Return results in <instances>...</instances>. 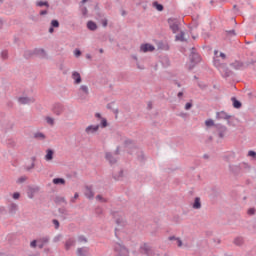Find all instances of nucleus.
Returning a JSON list of instances; mask_svg holds the SVG:
<instances>
[{
  "instance_id": "9d476101",
  "label": "nucleus",
  "mask_w": 256,
  "mask_h": 256,
  "mask_svg": "<svg viewBox=\"0 0 256 256\" xmlns=\"http://www.w3.org/2000/svg\"><path fill=\"white\" fill-rule=\"evenodd\" d=\"M243 169V167H241L240 165H229V171L230 173L234 174L235 177L241 175V170Z\"/></svg>"
},
{
  "instance_id": "c85d7f7f",
  "label": "nucleus",
  "mask_w": 256,
  "mask_h": 256,
  "mask_svg": "<svg viewBox=\"0 0 256 256\" xmlns=\"http://www.w3.org/2000/svg\"><path fill=\"white\" fill-rule=\"evenodd\" d=\"M52 183L54 185H65V183H67V181L65 180V178L57 177L52 180Z\"/></svg>"
},
{
  "instance_id": "ddd939ff",
  "label": "nucleus",
  "mask_w": 256,
  "mask_h": 256,
  "mask_svg": "<svg viewBox=\"0 0 256 256\" xmlns=\"http://www.w3.org/2000/svg\"><path fill=\"white\" fill-rule=\"evenodd\" d=\"M216 119H218V120L224 119L227 121L229 119H233V116L227 114V112H225V111H221V112L216 113Z\"/></svg>"
},
{
  "instance_id": "a878e982",
  "label": "nucleus",
  "mask_w": 256,
  "mask_h": 256,
  "mask_svg": "<svg viewBox=\"0 0 256 256\" xmlns=\"http://www.w3.org/2000/svg\"><path fill=\"white\" fill-rule=\"evenodd\" d=\"M94 10L96 11V16L98 19H103V17H105V13L101 12V8H99V3H96Z\"/></svg>"
},
{
  "instance_id": "603ef678",
  "label": "nucleus",
  "mask_w": 256,
  "mask_h": 256,
  "mask_svg": "<svg viewBox=\"0 0 256 256\" xmlns=\"http://www.w3.org/2000/svg\"><path fill=\"white\" fill-rule=\"evenodd\" d=\"M96 199L100 201L101 203H107V199H105L101 194H98L96 196Z\"/></svg>"
},
{
  "instance_id": "72a5a7b5",
  "label": "nucleus",
  "mask_w": 256,
  "mask_h": 256,
  "mask_svg": "<svg viewBox=\"0 0 256 256\" xmlns=\"http://www.w3.org/2000/svg\"><path fill=\"white\" fill-rule=\"evenodd\" d=\"M99 127H101V129H106V127H109V122L107 121V118H102V120H100V124Z\"/></svg>"
},
{
  "instance_id": "5fc2aeb1",
  "label": "nucleus",
  "mask_w": 256,
  "mask_h": 256,
  "mask_svg": "<svg viewBox=\"0 0 256 256\" xmlns=\"http://www.w3.org/2000/svg\"><path fill=\"white\" fill-rule=\"evenodd\" d=\"M159 49H163L164 51H169V45H164L163 42H160Z\"/></svg>"
},
{
  "instance_id": "79ce46f5",
  "label": "nucleus",
  "mask_w": 256,
  "mask_h": 256,
  "mask_svg": "<svg viewBox=\"0 0 256 256\" xmlns=\"http://www.w3.org/2000/svg\"><path fill=\"white\" fill-rule=\"evenodd\" d=\"M234 244L237 246H241L243 244V237H236L234 239Z\"/></svg>"
},
{
  "instance_id": "6e6d98bb",
  "label": "nucleus",
  "mask_w": 256,
  "mask_h": 256,
  "mask_svg": "<svg viewBox=\"0 0 256 256\" xmlns=\"http://www.w3.org/2000/svg\"><path fill=\"white\" fill-rule=\"evenodd\" d=\"M62 238H63V235L58 234L53 238V243H59V241H61Z\"/></svg>"
},
{
  "instance_id": "680f3d73",
  "label": "nucleus",
  "mask_w": 256,
  "mask_h": 256,
  "mask_svg": "<svg viewBox=\"0 0 256 256\" xmlns=\"http://www.w3.org/2000/svg\"><path fill=\"white\" fill-rule=\"evenodd\" d=\"M39 241L38 240H32L31 242H30V247L32 248V249H35L36 247H37V243H38Z\"/></svg>"
},
{
  "instance_id": "4d7b16f0",
  "label": "nucleus",
  "mask_w": 256,
  "mask_h": 256,
  "mask_svg": "<svg viewBox=\"0 0 256 256\" xmlns=\"http://www.w3.org/2000/svg\"><path fill=\"white\" fill-rule=\"evenodd\" d=\"M74 55H75V57H81V55H83V52H81V50L79 49V48H76L75 50H74Z\"/></svg>"
},
{
  "instance_id": "bb28decb",
  "label": "nucleus",
  "mask_w": 256,
  "mask_h": 256,
  "mask_svg": "<svg viewBox=\"0 0 256 256\" xmlns=\"http://www.w3.org/2000/svg\"><path fill=\"white\" fill-rule=\"evenodd\" d=\"M36 7H46V9H49L51 5L49 4V1L45 0H38L36 1Z\"/></svg>"
},
{
  "instance_id": "5701e85b",
  "label": "nucleus",
  "mask_w": 256,
  "mask_h": 256,
  "mask_svg": "<svg viewBox=\"0 0 256 256\" xmlns=\"http://www.w3.org/2000/svg\"><path fill=\"white\" fill-rule=\"evenodd\" d=\"M86 27L89 31H97L98 29L97 23L93 20L88 21Z\"/></svg>"
},
{
  "instance_id": "4468645a",
  "label": "nucleus",
  "mask_w": 256,
  "mask_h": 256,
  "mask_svg": "<svg viewBox=\"0 0 256 256\" xmlns=\"http://www.w3.org/2000/svg\"><path fill=\"white\" fill-rule=\"evenodd\" d=\"M72 79H74V85H80V83L83 81L81 74L77 71L72 72Z\"/></svg>"
},
{
  "instance_id": "39448f33",
  "label": "nucleus",
  "mask_w": 256,
  "mask_h": 256,
  "mask_svg": "<svg viewBox=\"0 0 256 256\" xmlns=\"http://www.w3.org/2000/svg\"><path fill=\"white\" fill-rule=\"evenodd\" d=\"M139 253H141V255L153 256V250L151 249V246H149L148 243H143L140 246Z\"/></svg>"
},
{
  "instance_id": "9b49d317",
  "label": "nucleus",
  "mask_w": 256,
  "mask_h": 256,
  "mask_svg": "<svg viewBox=\"0 0 256 256\" xmlns=\"http://www.w3.org/2000/svg\"><path fill=\"white\" fill-rule=\"evenodd\" d=\"M17 211H19V205L15 204L14 202H11L8 205V213L9 215H16Z\"/></svg>"
},
{
  "instance_id": "423d86ee",
  "label": "nucleus",
  "mask_w": 256,
  "mask_h": 256,
  "mask_svg": "<svg viewBox=\"0 0 256 256\" xmlns=\"http://www.w3.org/2000/svg\"><path fill=\"white\" fill-rule=\"evenodd\" d=\"M168 25L172 33H178L179 31V21L176 18H168Z\"/></svg>"
},
{
  "instance_id": "774afa93",
  "label": "nucleus",
  "mask_w": 256,
  "mask_h": 256,
  "mask_svg": "<svg viewBox=\"0 0 256 256\" xmlns=\"http://www.w3.org/2000/svg\"><path fill=\"white\" fill-rule=\"evenodd\" d=\"M102 26L103 27H107V25H109V20H107L106 18L101 20Z\"/></svg>"
},
{
  "instance_id": "ea45409f",
  "label": "nucleus",
  "mask_w": 256,
  "mask_h": 256,
  "mask_svg": "<svg viewBox=\"0 0 256 256\" xmlns=\"http://www.w3.org/2000/svg\"><path fill=\"white\" fill-rule=\"evenodd\" d=\"M54 201L55 203H65V205H67V200H65V197L56 196Z\"/></svg>"
},
{
  "instance_id": "b1692460",
  "label": "nucleus",
  "mask_w": 256,
  "mask_h": 256,
  "mask_svg": "<svg viewBox=\"0 0 256 256\" xmlns=\"http://www.w3.org/2000/svg\"><path fill=\"white\" fill-rule=\"evenodd\" d=\"M85 189H86L85 196L88 199H93V197H95V193L93 192V187L86 186Z\"/></svg>"
},
{
  "instance_id": "f03ea898",
  "label": "nucleus",
  "mask_w": 256,
  "mask_h": 256,
  "mask_svg": "<svg viewBox=\"0 0 256 256\" xmlns=\"http://www.w3.org/2000/svg\"><path fill=\"white\" fill-rule=\"evenodd\" d=\"M249 65H253L254 69H256V60L250 59V60H247L246 62L236 60L235 62L230 63V67H233V69H236V70L247 69Z\"/></svg>"
},
{
  "instance_id": "6ab92c4d",
  "label": "nucleus",
  "mask_w": 256,
  "mask_h": 256,
  "mask_svg": "<svg viewBox=\"0 0 256 256\" xmlns=\"http://www.w3.org/2000/svg\"><path fill=\"white\" fill-rule=\"evenodd\" d=\"M18 102L21 104V105H29V103H35V100L34 99H31L29 97H19L18 98Z\"/></svg>"
},
{
  "instance_id": "dca6fc26",
  "label": "nucleus",
  "mask_w": 256,
  "mask_h": 256,
  "mask_svg": "<svg viewBox=\"0 0 256 256\" xmlns=\"http://www.w3.org/2000/svg\"><path fill=\"white\" fill-rule=\"evenodd\" d=\"M35 193H39V187H28L27 195L29 199H33L35 197Z\"/></svg>"
},
{
  "instance_id": "864d4df0",
  "label": "nucleus",
  "mask_w": 256,
  "mask_h": 256,
  "mask_svg": "<svg viewBox=\"0 0 256 256\" xmlns=\"http://www.w3.org/2000/svg\"><path fill=\"white\" fill-rule=\"evenodd\" d=\"M48 242H49V236L40 238V239L38 240V243H43L44 245H45V243H48Z\"/></svg>"
},
{
  "instance_id": "f8f14e48",
  "label": "nucleus",
  "mask_w": 256,
  "mask_h": 256,
  "mask_svg": "<svg viewBox=\"0 0 256 256\" xmlns=\"http://www.w3.org/2000/svg\"><path fill=\"white\" fill-rule=\"evenodd\" d=\"M34 55L40 57L41 59H47V52L43 48H35Z\"/></svg>"
},
{
  "instance_id": "09e8293b",
  "label": "nucleus",
  "mask_w": 256,
  "mask_h": 256,
  "mask_svg": "<svg viewBox=\"0 0 256 256\" xmlns=\"http://www.w3.org/2000/svg\"><path fill=\"white\" fill-rule=\"evenodd\" d=\"M214 65H215V67H217L218 70H220L221 65H223V63H221V60L216 58V59H214Z\"/></svg>"
},
{
  "instance_id": "a18cd8bd",
  "label": "nucleus",
  "mask_w": 256,
  "mask_h": 256,
  "mask_svg": "<svg viewBox=\"0 0 256 256\" xmlns=\"http://www.w3.org/2000/svg\"><path fill=\"white\" fill-rule=\"evenodd\" d=\"M131 145H135V142L133 141V140H131V139H126L125 141H124V147H130Z\"/></svg>"
},
{
  "instance_id": "f257e3e1",
  "label": "nucleus",
  "mask_w": 256,
  "mask_h": 256,
  "mask_svg": "<svg viewBox=\"0 0 256 256\" xmlns=\"http://www.w3.org/2000/svg\"><path fill=\"white\" fill-rule=\"evenodd\" d=\"M189 57H190V64L188 66V71H193V69H195V67H197L199 63H201V55H199V53L196 52L195 47H192L191 54Z\"/></svg>"
},
{
  "instance_id": "0eeeda50",
  "label": "nucleus",
  "mask_w": 256,
  "mask_h": 256,
  "mask_svg": "<svg viewBox=\"0 0 256 256\" xmlns=\"http://www.w3.org/2000/svg\"><path fill=\"white\" fill-rule=\"evenodd\" d=\"M215 129L218 132L219 139H225V134L227 133V126L218 123L215 125Z\"/></svg>"
},
{
  "instance_id": "473e14b6",
  "label": "nucleus",
  "mask_w": 256,
  "mask_h": 256,
  "mask_svg": "<svg viewBox=\"0 0 256 256\" xmlns=\"http://www.w3.org/2000/svg\"><path fill=\"white\" fill-rule=\"evenodd\" d=\"M34 139H39L40 141H44V139H47V136L43 132H36L34 134Z\"/></svg>"
},
{
  "instance_id": "49530a36",
  "label": "nucleus",
  "mask_w": 256,
  "mask_h": 256,
  "mask_svg": "<svg viewBox=\"0 0 256 256\" xmlns=\"http://www.w3.org/2000/svg\"><path fill=\"white\" fill-rule=\"evenodd\" d=\"M46 122L48 123V125H51V127H53V125H55V119L47 116L46 117Z\"/></svg>"
},
{
  "instance_id": "de8ad7c7",
  "label": "nucleus",
  "mask_w": 256,
  "mask_h": 256,
  "mask_svg": "<svg viewBox=\"0 0 256 256\" xmlns=\"http://www.w3.org/2000/svg\"><path fill=\"white\" fill-rule=\"evenodd\" d=\"M80 91H83L85 95H89V87L85 85L80 86Z\"/></svg>"
},
{
  "instance_id": "412c9836",
  "label": "nucleus",
  "mask_w": 256,
  "mask_h": 256,
  "mask_svg": "<svg viewBox=\"0 0 256 256\" xmlns=\"http://www.w3.org/2000/svg\"><path fill=\"white\" fill-rule=\"evenodd\" d=\"M97 131H99V125H89L85 129L87 135H90V133H97Z\"/></svg>"
},
{
  "instance_id": "13d9d810",
  "label": "nucleus",
  "mask_w": 256,
  "mask_h": 256,
  "mask_svg": "<svg viewBox=\"0 0 256 256\" xmlns=\"http://www.w3.org/2000/svg\"><path fill=\"white\" fill-rule=\"evenodd\" d=\"M12 199H15V200L21 199V193H19V192H14V193L12 194Z\"/></svg>"
},
{
  "instance_id": "1a4fd4ad",
  "label": "nucleus",
  "mask_w": 256,
  "mask_h": 256,
  "mask_svg": "<svg viewBox=\"0 0 256 256\" xmlns=\"http://www.w3.org/2000/svg\"><path fill=\"white\" fill-rule=\"evenodd\" d=\"M65 111V106L61 103H55L52 107V112L54 115H61Z\"/></svg>"
},
{
  "instance_id": "3c124183",
  "label": "nucleus",
  "mask_w": 256,
  "mask_h": 256,
  "mask_svg": "<svg viewBox=\"0 0 256 256\" xmlns=\"http://www.w3.org/2000/svg\"><path fill=\"white\" fill-rule=\"evenodd\" d=\"M256 213L255 207H251L247 210V215L253 216Z\"/></svg>"
},
{
  "instance_id": "37998d69",
  "label": "nucleus",
  "mask_w": 256,
  "mask_h": 256,
  "mask_svg": "<svg viewBox=\"0 0 256 256\" xmlns=\"http://www.w3.org/2000/svg\"><path fill=\"white\" fill-rule=\"evenodd\" d=\"M1 58H2L4 61L7 60V59H9V51L3 50V51L1 52Z\"/></svg>"
},
{
  "instance_id": "2f4dec72",
  "label": "nucleus",
  "mask_w": 256,
  "mask_h": 256,
  "mask_svg": "<svg viewBox=\"0 0 256 256\" xmlns=\"http://www.w3.org/2000/svg\"><path fill=\"white\" fill-rule=\"evenodd\" d=\"M153 7L155 8L156 11H164L165 6L163 4L158 3L157 1L153 2Z\"/></svg>"
},
{
  "instance_id": "338daca9",
  "label": "nucleus",
  "mask_w": 256,
  "mask_h": 256,
  "mask_svg": "<svg viewBox=\"0 0 256 256\" xmlns=\"http://www.w3.org/2000/svg\"><path fill=\"white\" fill-rule=\"evenodd\" d=\"M198 87H199L200 89H202V91H205V89H207V85H206V84H203V83H201V82H198Z\"/></svg>"
},
{
  "instance_id": "7c9ffc66",
  "label": "nucleus",
  "mask_w": 256,
  "mask_h": 256,
  "mask_svg": "<svg viewBox=\"0 0 256 256\" xmlns=\"http://www.w3.org/2000/svg\"><path fill=\"white\" fill-rule=\"evenodd\" d=\"M137 160L140 161L141 163H145V152L139 151L137 152Z\"/></svg>"
},
{
  "instance_id": "e2e57ef3",
  "label": "nucleus",
  "mask_w": 256,
  "mask_h": 256,
  "mask_svg": "<svg viewBox=\"0 0 256 256\" xmlns=\"http://www.w3.org/2000/svg\"><path fill=\"white\" fill-rule=\"evenodd\" d=\"M193 107V102H187L185 104V110L189 111Z\"/></svg>"
},
{
  "instance_id": "c03bdc74",
  "label": "nucleus",
  "mask_w": 256,
  "mask_h": 256,
  "mask_svg": "<svg viewBox=\"0 0 256 256\" xmlns=\"http://www.w3.org/2000/svg\"><path fill=\"white\" fill-rule=\"evenodd\" d=\"M190 25V29H197V27H199V21H197V19H193Z\"/></svg>"
},
{
  "instance_id": "c9c22d12",
  "label": "nucleus",
  "mask_w": 256,
  "mask_h": 256,
  "mask_svg": "<svg viewBox=\"0 0 256 256\" xmlns=\"http://www.w3.org/2000/svg\"><path fill=\"white\" fill-rule=\"evenodd\" d=\"M115 223L116 225H120L121 227H125V225H127V221L122 217L117 218Z\"/></svg>"
},
{
  "instance_id": "58836bf2",
  "label": "nucleus",
  "mask_w": 256,
  "mask_h": 256,
  "mask_svg": "<svg viewBox=\"0 0 256 256\" xmlns=\"http://www.w3.org/2000/svg\"><path fill=\"white\" fill-rule=\"evenodd\" d=\"M113 104H115V102L108 103L106 105V109H109L110 111H113V113H115V115H117V113H119V109L113 110Z\"/></svg>"
},
{
  "instance_id": "7ed1b4c3",
  "label": "nucleus",
  "mask_w": 256,
  "mask_h": 256,
  "mask_svg": "<svg viewBox=\"0 0 256 256\" xmlns=\"http://www.w3.org/2000/svg\"><path fill=\"white\" fill-rule=\"evenodd\" d=\"M114 252L116 253V256H129V249L121 243H116L114 245Z\"/></svg>"
},
{
  "instance_id": "8fccbe9b",
  "label": "nucleus",
  "mask_w": 256,
  "mask_h": 256,
  "mask_svg": "<svg viewBox=\"0 0 256 256\" xmlns=\"http://www.w3.org/2000/svg\"><path fill=\"white\" fill-rule=\"evenodd\" d=\"M52 223H53L55 229H59L61 227V223L57 219H53Z\"/></svg>"
},
{
  "instance_id": "052dcab7",
  "label": "nucleus",
  "mask_w": 256,
  "mask_h": 256,
  "mask_svg": "<svg viewBox=\"0 0 256 256\" xmlns=\"http://www.w3.org/2000/svg\"><path fill=\"white\" fill-rule=\"evenodd\" d=\"M248 157H252V159H256V152L253 150L248 151Z\"/></svg>"
},
{
  "instance_id": "a19ab883",
  "label": "nucleus",
  "mask_w": 256,
  "mask_h": 256,
  "mask_svg": "<svg viewBox=\"0 0 256 256\" xmlns=\"http://www.w3.org/2000/svg\"><path fill=\"white\" fill-rule=\"evenodd\" d=\"M205 125H206L207 127H215V125H217V124H215V121H214L213 119H207V120L205 121Z\"/></svg>"
},
{
  "instance_id": "2eb2a0df",
  "label": "nucleus",
  "mask_w": 256,
  "mask_h": 256,
  "mask_svg": "<svg viewBox=\"0 0 256 256\" xmlns=\"http://www.w3.org/2000/svg\"><path fill=\"white\" fill-rule=\"evenodd\" d=\"M105 159L110 163V165H115L117 163V158L113 156V153L111 152H106L105 153Z\"/></svg>"
},
{
  "instance_id": "e433bc0d",
  "label": "nucleus",
  "mask_w": 256,
  "mask_h": 256,
  "mask_svg": "<svg viewBox=\"0 0 256 256\" xmlns=\"http://www.w3.org/2000/svg\"><path fill=\"white\" fill-rule=\"evenodd\" d=\"M60 25L61 24L59 23V20H57V19H53L50 22V26H52L54 29H59Z\"/></svg>"
},
{
  "instance_id": "4c0bfd02",
  "label": "nucleus",
  "mask_w": 256,
  "mask_h": 256,
  "mask_svg": "<svg viewBox=\"0 0 256 256\" xmlns=\"http://www.w3.org/2000/svg\"><path fill=\"white\" fill-rule=\"evenodd\" d=\"M123 173H124V171H123V169H121V170L119 171L118 175L113 174V175H112L113 180H114V181H119L121 178H123Z\"/></svg>"
},
{
  "instance_id": "c756f323",
  "label": "nucleus",
  "mask_w": 256,
  "mask_h": 256,
  "mask_svg": "<svg viewBox=\"0 0 256 256\" xmlns=\"http://www.w3.org/2000/svg\"><path fill=\"white\" fill-rule=\"evenodd\" d=\"M35 55V50H26L24 51L23 57L24 59H31Z\"/></svg>"
},
{
  "instance_id": "393cba45",
  "label": "nucleus",
  "mask_w": 256,
  "mask_h": 256,
  "mask_svg": "<svg viewBox=\"0 0 256 256\" xmlns=\"http://www.w3.org/2000/svg\"><path fill=\"white\" fill-rule=\"evenodd\" d=\"M58 213H60V215H62L61 217L63 220H65V219H67V217H69V210L66 209L65 207L59 208Z\"/></svg>"
},
{
  "instance_id": "bf43d9fd",
  "label": "nucleus",
  "mask_w": 256,
  "mask_h": 256,
  "mask_svg": "<svg viewBox=\"0 0 256 256\" xmlns=\"http://www.w3.org/2000/svg\"><path fill=\"white\" fill-rule=\"evenodd\" d=\"M78 241L80 242V243H87V237H85L84 235H80L79 237H78Z\"/></svg>"
},
{
  "instance_id": "20e7f679",
  "label": "nucleus",
  "mask_w": 256,
  "mask_h": 256,
  "mask_svg": "<svg viewBox=\"0 0 256 256\" xmlns=\"http://www.w3.org/2000/svg\"><path fill=\"white\" fill-rule=\"evenodd\" d=\"M218 71H220V73H221L222 77H224V79L232 77V75H235V73L229 69V67L227 66V63L222 64L220 66V69H218Z\"/></svg>"
},
{
  "instance_id": "aec40b11",
  "label": "nucleus",
  "mask_w": 256,
  "mask_h": 256,
  "mask_svg": "<svg viewBox=\"0 0 256 256\" xmlns=\"http://www.w3.org/2000/svg\"><path fill=\"white\" fill-rule=\"evenodd\" d=\"M54 156H55V150L48 148L46 150L45 161H53Z\"/></svg>"
},
{
  "instance_id": "6e6552de",
  "label": "nucleus",
  "mask_w": 256,
  "mask_h": 256,
  "mask_svg": "<svg viewBox=\"0 0 256 256\" xmlns=\"http://www.w3.org/2000/svg\"><path fill=\"white\" fill-rule=\"evenodd\" d=\"M140 53H153L155 46L153 44L144 43L140 45Z\"/></svg>"
},
{
  "instance_id": "69168bd1",
  "label": "nucleus",
  "mask_w": 256,
  "mask_h": 256,
  "mask_svg": "<svg viewBox=\"0 0 256 256\" xmlns=\"http://www.w3.org/2000/svg\"><path fill=\"white\" fill-rule=\"evenodd\" d=\"M48 13H49V10L44 9V10H40L39 15H40L41 17H43V16L47 15Z\"/></svg>"
},
{
  "instance_id": "cd10ccee",
  "label": "nucleus",
  "mask_w": 256,
  "mask_h": 256,
  "mask_svg": "<svg viewBox=\"0 0 256 256\" xmlns=\"http://www.w3.org/2000/svg\"><path fill=\"white\" fill-rule=\"evenodd\" d=\"M192 209H201V198L195 197L194 202L192 203Z\"/></svg>"
},
{
  "instance_id": "a211bd4d",
  "label": "nucleus",
  "mask_w": 256,
  "mask_h": 256,
  "mask_svg": "<svg viewBox=\"0 0 256 256\" xmlns=\"http://www.w3.org/2000/svg\"><path fill=\"white\" fill-rule=\"evenodd\" d=\"M77 241L75 240V238H69L66 242H65V249L66 251H69L71 249V247H75Z\"/></svg>"
},
{
  "instance_id": "4be33fe9",
  "label": "nucleus",
  "mask_w": 256,
  "mask_h": 256,
  "mask_svg": "<svg viewBox=\"0 0 256 256\" xmlns=\"http://www.w3.org/2000/svg\"><path fill=\"white\" fill-rule=\"evenodd\" d=\"M232 101V107H234V109H241V107H243V103H241L237 97L233 96L231 98Z\"/></svg>"
},
{
  "instance_id": "0e129e2a",
  "label": "nucleus",
  "mask_w": 256,
  "mask_h": 256,
  "mask_svg": "<svg viewBox=\"0 0 256 256\" xmlns=\"http://www.w3.org/2000/svg\"><path fill=\"white\" fill-rule=\"evenodd\" d=\"M25 181H27V177L21 176L20 178H18V180L16 181V183H25Z\"/></svg>"
},
{
  "instance_id": "f704fd0d",
  "label": "nucleus",
  "mask_w": 256,
  "mask_h": 256,
  "mask_svg": "<svg viewBox=\"0 0 256 256\" xmlns=\"http://www.w3.org/2000/svg\"><path fill=\"white\" fill-rule=\"evenodd\" d=\"M175 39L176 41H181L182 43L187 41V39H185V32L181 31L180 34L176 35Z\"/></svg>"
},
{
  "instance_id": "f3484780",
  "label": "nucleus",
  "mask_w": 256,
  "mask_h": 256,
  "mask_svg": "<svg viewBox=\"0 0 256 256\" xmlns=\"http://www.w3.org/2000/svg\"><path fill=\"white\" fill-rule=\"evenodd\" d=\"M76 255L89 256V248L88 247L77 248Z\"/></svg>"
}]
</instances>
